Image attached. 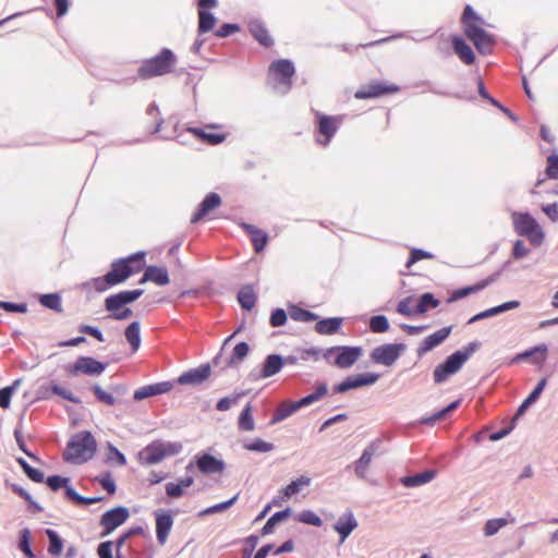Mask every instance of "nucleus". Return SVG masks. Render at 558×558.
Wrapping results in <instances>:
<instances>
[{"mask_svg":"<svg viewBox=\"0 0 558 558\" xmlns=\"http://www.w3.org/2000/svg\"><path fill=\"white\" fill-rule=\"evenodd\" d=\"M144 257L145 252H137L125 258L112 262L110 270L105 276L92 279L93 287L97 292H104L111 287L124 282L133 274L142 270Z\"/></svg>","mask_w":558,"mask_h":558,"instance_id":"obj_1","label":"nucleus"},{"mask_svg":"<svg viewBox=\"0 0 558 558\" xmlns=\"http://www.w3.org/2000/svg\"><path fill=\"white\" fill-rule=\"evenodd\" d=\"M97 450V442L88 430H82L73 435L65 450L63 460L73 464H82L90 460Z\"/></svg>","mask_w":558,"mask_h":558,"instance_id":"obj_2","label":"nucleus"},{"mask_svg":"<svg viewBox=\"0 0 558 558\" xmlns=\"http://www.w3.org/2000/svg\"><path fill=\"white\" fill-rule=\"evenodd\" d=\"M182 450L183 445L180 441L156 439L138 451L137 461L142 465H154L166 458L178 456Z\"/></svg>","mask_w":558,"mask_h":558,"instance_id":"obj_3","label":"nucleus"},{"mask_svg":"<svg viewBox=\"0 0 558 558\" xmlns=\"http://www.w3.org/2000/svg\"><path fill=\"white\" fill-rule=\"evenodd\" d=\"M175 63V54L170 49L163 48L157 56L142 62L137 75L142 80L161 76L170 73Z\"/></svg>","mask_w":558,"mask_h":558,"instance_id":"obj_4","label":"nucleus"},{"mask_svg":"<svg viewBox=\"0 0 558 558\" xmlns=\"http://www.w3.org/2000/svg\"><path fill=\"white\" fill-rule=\"evenodd\" d=\"M512 220L514 231L519 235L527 238L530 243L535 247L542 245L545 239V233L530 214L513 213Z\"/></svg>","mask_w":558,"mask_h":558,"instance_id":"obj_5","label":"nucleus"},{"mask_svg":"<svg viewBox=\"0 0 558 558\" xmlns=\"http://www.w3.org/2000/svg\"><path fill=\"white\" fill-rule=\"evenodd\" d=\"M361 347L336 345L324 350L323 357L338 368L351 367L362 355Z\"/></svg>","mask_w":558,"mask_h":558,"instance_id":"obj_6","label":"nucleus"},{"mask_svg":"<svg viewBox=\"0 0 558 558\" xmlns=\"http://www.w3.org/2000/svg\"><path fill=\"white\" fill-rule=\"evenodd\" d=\"M269 73L276 81L275 89L278 93L287 94L291 88V78L295 73L293 62L288 59L276 60L269 65Z\"/></svg>","mask_w":558,"mask_h":558,"instance_id":"obj_7","label":"nucleus"},{"mask_svg":"<svg viewBox=\"0 0 558 558\" xmlns=\"http://www.w3.org/2000/svg\"><path fill=\"white\" fill-rule=\"evenodd\" d=\"M106 364L90 356H78L76 361L65 367L70 376L84 374L87 376H99L106 369Z\"/></svg>","mask_w":558,"mask_h":558,"instance_id":"obj_8","label":"nucleus"},{"mask_svg":"<svg viewBox=\"0 0 558 558\" xmlns=\"http://www.w3.org/2000/svg\"><path fill=\"white\" fill-rule=\"evenodd\" d=\"M405 350L403 343H386L378 345L371 352V360L376 364L391 366Z\"/></svg>","mask_w":558,"mask_h":558,"instance_id":"obj_9","label":"nucleus"},{"mask_svg":"<svg viewBox=\"0 0 558 558\" xmlns=\"http://www.w3.org/2000/svg\"><path fill=\"white\" fill-rule=\"evenodd\" d=\"M464 34L473 43L480 53L488 54L492 52L495 39L490 34L484 31L481 25L466 24Z\"/></svg>","mask_w":558,"mask_h":558,"instance_id":"obj_10","label":"nucleus"},{"mask_svg":"<svg viewBox=\"0 0 558 558\" xmlns=\"http://www.w3.org/2000/svg\"><path fill=\"white\" fill-rule=\"evenodd\" d=\"M283 367V356L279 354H269L266 356L260 368H253L248 378L252 381H258L278 374Z\"/></svg>","mask_w":558,"mask_h":558,"instance_id":"obj_11","label":"nucleus"},{"mask_svg":"<svg viewBox=\"0 0 558 558\" xmlns=\"http://www.w3.org/2000/svg\"><path fill=\"white\" fill-rule=\"evenodd\" d=\"M379 378V374L365 373L348 376L344 380L333 386L335 393H344L351 389H357L363 386H371Z\"/></svg>","mask_w":558,"mask_h":558,"instance_id":"obj_12","label":"nucleus"},{"mask_svg":"<svg viewBox=\"0 0 558 558\" xmlns=\"http://www.w3.org/2000/svg\"><path fill=\"white\" fill-rule=\"evenodd\" d=\"M130 515L129 509L118 506L101 515L100 525L105 529L104 535L111 533L118 526L123 524Z\"/></svg>","mask_w":558,"mask_h":558,"instance_id":"obj_13","label":"nucleus"},{"mask_svg":"<svg viewBox=\"0 0 558 558\" xmlns=\"http://www.w3.org/2000/svg\"><path fill=\"white\" fill-rule=\"evenodd\" d=\"M144 293L143 289L125 290L116 294H111L105 300V308L113 312L122 308L124 305L136 301Z\"/></svg>","mask_w":558,"mask_h":558,"instance_id":"obj_14","label":"nucleus"},{"mask_svg":"<svg viewBox=\"0 0 558 558\" xmlns=\"http://www.w3.org/2000/svg\"><path fill=\"white\" fill-rule=\"evenodd\" d=\"M462 366L463 363L461 362L460 356L452 353L445 360L444 363L437 365L434 369V381L436 384L446 381L451 375L459 372Z\"/></svg>","mask_w":558,"mask_h":558,"instance_id":"obj_15","label":"nucleus"},{"mask_svg":"<svg viewBox=\"0 0 558 558\" xmlns=\"http://www.w3.org/2000/svg\"><path fill=\"white\" fill-rule=\"evenodd\" d=\"M211 374V365L209 363H205L199 365L196 368H191L184 373H182L177 381L180 385H192L197 386L203 384L205 380L209 378Z\"/></svg>","mask_w":558,"mask_h":558,"instance_id":"obj_16","label":"nucleus"},{"mask_svg":"<svg viewBox=\"0 0 558 558\" xmlns=\"http://www.w3.org/2000/svg\"><path fill=\"white\" fill-rule=\"evenodd\" d=\"M399 90V87L395 84H384V83H371L367 86L362 87L355 93V98L357 99H368L375 98L385 94L396 93Z\"/></svg>","mask_w":558,"mask_h":558,"instance_id":"obj_17","label":"nucleus"},{"mask_svg":"<svg viewBox=\"0 0 558 558\" xmlns=\"http://www.w3.org/2000/svg\"><path fill=\"white\" fill-rule=\"evenodd\" d=\"M452 327H444L434 333L427 336L418 345L416 352L417 355L421 357L424 354H426L428 351L433 350L434 348L438 347L440 343H442L451 333Z\"/></svg>","mask_w":558,"mask_h":558,"instance_id":"obj_18","label":"nucleus"},{"mask_svg":"<svg viewBox=\"0 0 558 558\" xmlns=\"http://www.w3.org/2000/svg\"><path fill=\"white\" fill-rule=\"evenodd\" d=\"M316 117L318 119V133L325 137L324 140L317 137L316 141L318 144L326 146L329 144L332 136L336 134L338 125L336 123V119L332 117L319 112L316 113Z\"/></svg>","mask_w":558,"mask_h":558,"instance_id":"obj_19","label":"nucleus"},{"mask_svg":"<svg viewBox=\"0 0 558 558\" xmlns=\"http://www.w3.org/2000/svg\"><path fill=\"white\" fill-rule=\"evenodd\" d=\"M359 523L352 511L341 514L333 525V530L340 535V542H344L357 527Z\"/></svg>","mask_w":558,"mask_h":558,"instance_id":"obj_20","label":"nucleus"},{"mask_svg":"<svg viewBox=\"0 0 558 558\" xmlns=\"http://www.w3.org/2000/svg\"><path fill=\"white\" fill-rule=\"evenodd\" d=\"M173 388L172 381H160L151 385H146L137 390H135L133 395V399L135 401H141L145 398L158 396L162 393L169 392Z\"/></svg>","mask_w":558,"mask_h":558,"instance_id":"obj_21","label":"nucleus"},{"mask_svg":"<svg viewBox=\"0 0 558 558\" xmlns=\"http://www.w3.org/2000/svg\"><path fill=\"white\" fill-rule=\"evenodd\" d=\"M156 517V536L159 544L163 545L169 536L173 525V518L169 512L157 511Z\"/></svg>","mask_w":558,"mask_h":558,"instance_id":"obj_22","label":"nucleus"},{"mask_svg":"<svg viewBox=\"0 0 558 558\" xmlns=\"http://www.w3.org/2000/svg\"><path fill=\"white\" fill-rule=\"evenodd\" d=\"M196 458L197 468L204 474L221 473L226 468L222 460L215 458L210 453L198 454Z\"/></svg>","mask_w":558,"mask_h":558,"instance_id":"obj_23","label":"nucleus"},{"mask_svg":"<svg viewBox=\"0 0 558 558\" xmlns=\"http://www.w3.org/2000/svg\"><path fill=\"white\" fill-rule=\"evenodd\" d=\"M221 204V197L217 193H209L205 196L203 202L199 204L198 209L194 213L191 218L192 223H196L207 216L213 209L219 207Z\"/></svg>","mask_w":558,"mask_h":558,"instance_id":"obj_24","label":"nucleus"},{"mask_svg":"<svg viewBox=\"0 0 558 558\" xmlns=\"http://www.w3.org/2000/svg\"><path fill=\"white\" fill-rule=\"evenodd\" d=\"M240 227L250 235L254 250L257 253L266 247L269 238L264 230L247 222H241Z\"/></svg>","mask_w":558,"mask_h":558,"instance_id":"obj_25","label":"nucleus"},{"mask_svg":"<svg viewBox=\"0 0 558 558\" xmlns=\"http://www.w3.org/2000/svg\"><path fill=\"white\" fill-rule=\"evenodd\" d=\"M377 442H372L367 446L361 457L355 461L354 472L359 478L364 480L366 477L367 469L372 462L373 456L377 450Z\"/></svg>","mask_w":558,"mask_h":558,"instance_id":"obj_26","label":"nucleus"},{"mask_svg":"<svg viewBox=\"0 0 558 558\" xmlns=\"http://www.w3.org/2000/svg\"><path fill=\"white\" fill-rule=\"evenodd\" d=\"M519 306H520V302L515 301V300L505 302V303H502L500 305L490 307L488 310H485V311H483V312L472 316L469 319L468 324H474V323H476L478 320L486 319V318L499 315V314L505 313L507 311L514 310V308H517Z\"/></svg>","mask_w":558,"mask_h":558,"instance_id":"obj_27","label":"nucleus"},{"mask_svg":"<svg viewBox=\"0 0 558 558\" xmlns=\"http://www.w3.org/2000/svg\"><path fill=\"white\" fill-rule=\"evenodd\" d=\"M146 281H151L158 286L168 284L170 282V279L167 268L158 266H148L140 280V283H145Z\"/></svg>","mask_w":558,"mask_h":558,"instance_id":"obj_28","label":"nucleus"},{"mask_svg":"<svg viewBox=\"0 0 558 558\" xmlns=\"http://www.w3.org/2000/svg\"><path fill=\"white\" fill-rule=\"evenodd\" d=\"M452 48L463 63L468 65L474 63L475 54L472 48L464 41L463 38L459 36H453Z\"/></svg>","mask_w":558,"mask_h":558,"instance_id":"obj_29","label":"nucleus"},{"mask_svg":"<svg viewBox=\"0 0 558 558\" xmlns=\"http://www.w3.org/2000/svg\"><path fill=\"white\" fill-rule=\"evenodd\" d=\"M546 385H547L546 378H542L537 383V385L532 390V392L527 396V398L518 408L515 415L512 418L513 422H515L520 416H522L525 413V411L527 410V408L537 401V399L542 395L543 390L545 389Z\"/></svg>","mask_w":558,"mask_h":558,"instance_id":"obj_30","label":"nucleus"},{"mask_svg":"<svg viewBox=\"0 0 558 558\" xmlns=\"http://www.w3.org/2000/svg\"><path fill=\"white\" fill-rule=\"evenodd\" d=\"M436 477V471L434 470H426L424 472L414 474V475H408L400 478V483L404 487H418L422 485H425L429 482H432Z\"/></svg>","mask_w":558,"mask_h":558,"instance_id":"obj_31","label":"nucleus"},{"mask_svg":"<svg viewBox=\"0 0 558 558\" xmlns=\"http://www.w3.org/2000/svg\"><path fill=\"white\" fill-rule=\"evenodd\" d=\"M248 31L251 35L263 46L270 47L272 45V38L270 37L265 25L258 21H251L248 24Z\"/></svg>","mask_w":558,"mask_h":558,"instance_id":"obj_32","label":"nucleus"},{"mask_svg":"<svg viewBox=\"0 0 558 558\" xmlns=\"http://www.w3.org/2000/svg\"><path fill=\"white\" fill-rule=\"evenodd\" d=\"M459 404H460V400H456V401L451 402L450 404H448L447 407H445L444 409L435 412L434 414L428 415V416H423L422 418H420L418 423L421 425L433 426L437 422L446 420L450 415V413L459 407Z\"/></svg>","mask_w":558,"mask_h":558,"instance_id":"obj_33","label":"nucleus"},{"mask_svg":"<svg viewBox=\"0 0 558 558\" xmlns=\"http://www.w3.org/2000/svg\"><path fill=\"white\" fill-rule=\"evenodd\" d=\"M492 281H493L492 279H484L473 286H468V287H464L461 289H457L450 294V296L448 298V302L452 303V302L459 301L472 293H476V292L483 290L484 288H486Z\"/></svg>","mask_w":558,"mask_h":558,"instance_id":"obj_34","label":"nucleus"},{"mask_svg":"<svg viewBox=\"0 0 558 558\" xmlns=\"http://www.w3.org/2000/svg\"><path fill=\"white\" fill-rule=\"evenodd\" d=\"M547 350H548V348H547V345H546V344H544V343L538 344V345H535V347H533V348H531V349H529V350H525V351H523V352H521V353L517 354V355L512 359L511 363H519V362H521V361H524V360H527V359H530V357H533V356H535L536 354H541V356L535 357V360H534V362H535V363L541 364V363H543V362L545 361V359H546Z\"/></svg>","mask_w":558,"mask_h":558,"instance_id":"obj_35","label":"nucleus"},{"mask_svg":"<svg viewBox=\"0 0 558 558\" xmlns=\"http://www.w3.org/2000/svg\"><path fill=\"white\" fill-rule=\"evenodd\" d=\"M341 325V317L325 318L317 322L315 330L319 335H333L340 329Z\"/></svg>","mask_w":558,"mask_h":558,"instance_id":"obj_36","label":"nucleus"},{"mask_svg":"<svg viewBox=\"0 0 558 558\" xmlns=\"http://www.w3.org/2000/svg\"><path fill=\"white\" fill-rule=\"evenodd\" d=\"M327 391H328V388H327V385L325 383H319L316 388H315V391L301 398L300 400L295 401V404L298 407V409H302L304 407H308L317 401H319L324 396L327 395Z\"/></svg>","mask_w":558,"mask_h":558,"instance_id":"obj_37","label":"nucleus"},{"mask_svg":"<svg viewBox=\"0 0 558 558\" xmlns=\"http://www.w3.org/2000/svg\"><path fill=\"white\" fill-rule=\"evenodd\" d=\"M124 336L126 341L130 343L132 352H136L141 347V325L138 322L131 323L125 331Z\"/></svg>","mask_w":558,"mask_h":558,"instance_id":"obj_38","label":"nucleus"},{"mask_svg":"<svg viewBox=\"0 0 558 558\" xmlns=\"http://www.w3.org/2000/svg\"><path fill=\"white\" fill-rule=\"evenodd\" d=\"M238 301L244 310L251 311L256 303V295L253 287L248 284L242 287L238 292Z\"/></svg>","mask_w":558,"mask_h":558,"instance_id":"obj_39","label":"nucleus"},{"mask_svg":"<svg viewBox=\"0 0 558 558\" xmlns=\"http://www.w3.org/2000/svg\"><path fill=\"white\" fill-rule=\"evenodd\" d=\"M515 520L514 518H511V520H508L506 518H495L489 519L486 521L483 533L486 537H490L496 535L502 527L508 525L509 523H513Z\"/></svg>","mask_w":558,"mask_h":558,"instance_id":"obj_40","label":"nucleus"},{"mask_svg":"<svg viewBox=\"0 0 558 558\" xmlns=\"http://www.w3.org/2000/svg\"><path fill=\"white\" fill-rule=\"evenodd\" d=\"M248 352H250L248 344L246 342H244V341L239 342L234 347L230 357L226 361L225 367H230V366H232V365H234L236 363L242 362L246 357Z\"/></svg>","mask_w":558,"mask_h":558,"instance_id":"obj_41","label":"nucleus"},{"mask_svg":"<svg viewBox=\"0 0 558 558\" xmlns=\"http://www.w3.org/2000/svg\"><path fill=\"white\" fill-rule=\"evenodd\" d=\"M46 535L49 541L48 553L54 557L60 556L63 549V539L51 529L46 530Z\"/></svg>","mask_w":558,"mask_h":558,"instance_id":"obj_42","label":"nucleus"},{"mask_svg":"<svg viewBox=\"0 0 558 558\" xmlns=\"http://www.w3.org/2000/svg\"><path fill=\"white\" fill-rule=\"evenodd\" d=\"M291 514V509L290 508H287L284 510H281V511H277L275 512L268 520L267 522L265 523V525L263 526L262 529V534L263 535H268V534H271L274 532V529H275V525L283 520H286L287 518H289Z\"/></svg>","mask_w":558,"mask_h":558,"instance_id":"obj_43","label":"nucleus"},{"mask_svg":"<svg viewBox=\"0 0 558 558\" xmlns=\"http://www.w3.org/2000/svg\"><path fill=\"white\" fill-rule=\"evenodd\" d=\"M191 133L196 135L198 138L203 140L204 142L210 144V145H218L222 143L226 140V135L221 133H210L206 132L203 129L198 128H191L189 129Z\"/></svg>","mask_w":558,"mask_h":558,"instance_id":"obj_44","label":"nucleus"},{"mask_svg":"<svg viewBox=\"0 0 558 558\" xmlns=\"http://www.w3.org/2000/svg\"><path fill=\"white\" fill-rule=\"evenodd\" d=\"M239 429L244 432H252L255 429V422L252 415V405L247 403L242 410L239 421H238Z\"/></svg>","mask_w":558,"mask_h":558,"instance_id":"obj_45","label":"nucleus"},{"mask_svg":"<svg viewBox=\"0 0 558 558\" xmlns=\"http://www.w3.org/2000/svg\"><path fill=\"white\" fill-rule=\"evenodd\" d=\"M299 409L295 404V401L289 402V403H281L275 411L272 418L270 421L271 424L279 423L287 417H289L291 414L296 412Z\"/></svg>","mask_w":558,"mask_h":558,"instance_id":"obj_46","label":"nucleus"},{"mask_svg":"<svg viewBox=\"0 0 558 558\" xmlns=\"http://www.w3.org/2000/svg\"><path fill=\"white\" fill-rule=\"evenodd\" d=\"M216 17L207 10H198V34H205L211 31L216 24Z\"/></svg>","mask_w":558,"mask_h":558,"instance_id":"obj_47","label":"nucleus"},{"mask_svg":"<svg viewBox=\"0 0 558 558\" xmlns=\"http://www.w3.org/2000/svg\"><path fill=\"white\" fill-rule=\"evenodd\" d=\"M106 463L110 465L124 466L126 464V458L116 446L108 442Z\"/></svg>","mask_w":558,"mask_h":558,"instance_id":"obj_48","label":"nucleus"},{"mask_svg":"<svg viewBox=\"0 0 558 558\" xmlns=\"http://www.w3.org/2000/svg\"><path fill=\"white\" fill-rule=\"evenodd\" d=\"M311 484V478L305 475H301L296 480H293L289 485H287L282 493L286 498H290L291 496L298 494L303 487H306Z\"/></svg>","mask_w":558,"mask_h":558,"instance_id":"obj_49","label":"nucleus"},{"mask_svg":"<svg viewBox=\"0 0 558 558\" xmlns=\"http://www.w3.org/2000/svg\"><path fill=\"white\" fill-rule=\"evenodd\" d=\"M439 300L434 296L433 293L426 292L420 296L418 303L416 305L417 314H424L429 308H436L439 305Z\"/></svg>","mask_w":558,"mask_h":558,"instance_id":"obj_50","label":"nucleus"},{"mask_svg":"<svg viewBox=\"0 0 558 558\" xmlns=\"http://www.w3.org/2000/svg\"><path fill=\"white\" fill-rule=\"evenodd\" d=\"M290 317L295 322H304L310 323L318 319V315L308 311L304 310L299 306H293L290 310Z\"/></svg>","mask_w":558,"mask_h":558,"instance_id":"obj_51","label":"nucleus"},{"mask_svg":"<svg viewBox=\"0 0 558 558\" xmlns=\"http://www.w3.org/2000/svg\"><path fill=\"white\" fill-rule=\"evenodd\" d=\"M21 379H15L12 385L0 389V408L8 409L11 404L12 395L17 390Z\"/></svg>","mask_w":558,"mask_h":558,"instance_id":"obj_52","label":"nucleus"},{"mask_svg":"<svg viewBox=\"0 0 558 558\" xmlns=\"http://www.w3.org/2000/svg\"><path fill=\"white\" fill-rule=\"evenodd\" d=\"M19 548L27 558H36L31 547V531L28 529H23L20 532Z\"/></svg>","mask_w":558,"mask_h":558,"instance_id":"obj_53","label":"nucleus"},{"mask_svg":"<svg viewBox=\"0 0 558 558\" xmlns=\"http://www.w3.org/2000/svg\"><path fill=\"white\" fill-rule=\"evenodd\" d=\"M43 306L53 310L56 312H62L61 298L58 293L43 294L39 299Z\"/></svg>","mask_w":558,"mask_h":558,"instance_id":"obj_54","label":"nucleus"},{"mask_svg":"<svg viewBox=\"0 0 558 558\" xmlns=\"http://www.w3.org/2000/svg\"><path fill=\"white\" fill-rule=\"evenodd\" d=\"M16 462L20 464V466L23 469L25 474L32 481H34L36 483L44 482V480H45L44 473L40 470L31 466L24 458H17Z\"/></svg>","mask_w":558,"mask_h":558,"instance_id":"obj_55","label":"nucleus"},{"mask_svg":"<svg viewBox=\"0 0 558 558\" xmlns=\"http://www.w3.org/2000/svg\"><path fill=\"white\" fill-rule=\"evenodd\" d=\"M371 331L375 333H383L389 329V322L385 315H375L371 317L368 323Z\"/></svg>","mask_w":558,"mask_h":558,"instance_id":"obj_56","label":"nucleus"},{"mask_svg":"<svg viewBox=\"0 0 558 558\" xmlns=\"http://www.w3.org/2000/svg\"><path fill=\"white\" fill-rule=\"evenodd\" d=\"M296 520L301 523L317 526V527L323 525V520L313 510L301 511L298 514Z\"/></svg>","mask_w":558,"mask_h":558,"instance_id":"obj_57","label":"nucleus"},{"mask_svg":"<svg viewBox=\"0 0 558 558\" xmlns=\"http://www.w3.org/2000/svg\"><path fill=\"white\" fill-rule=\"evenodd\" d=\"M243 447L248 451L255 452H269L275 449V446L271 442H267L260 438H256L251 442H246Z\"/></svg>","mask_w":558,"mask_h":558,"instance_id":"obj_58","label":"nucleus"},{"mask_svg":"<svg viewBox=\"0 0 558 558\" xmlns=\"http://www.w3.org/2000/svg\"><path fill=\"white\" fill-rule=\"evenodd\" d=\"M236 499H238V495H234L231 499H229L227 501H222V502L216 504L211 507L204 509L203 511H201L199 515H208V514H213V513H217V512H222V511L227 510L228 508H230L232 505H234Z\"/></svg>","mask_w":558,"mask_h":558,"instance_id":"obj_59","label":"nucleus"},{"mask_svg":"<svg viewBox=\"0 0 558 558\" xmlns=\"http://www.w3.org/2000/svg\"><path fill=\"white\" fill-rule=\"evenodd\" d=\"M412 298L408 296L402 299L398 305H397V312L403 316L407 317H413L417 314L416 307H413L412 305Z\"/></svg>","mask_w":558,"mask_h":558,"instance_id":"obj_60","label":"nucleus"},{"mask_svg":"<svg viewBox=\"0 0 558 558\" xmlns=\"http://www.w3.org/2000/svg\"><path fill=\"white\" fill-rule=\"evenodd\" d=\"M480 347L481 342L471 341L462 350H458L453 353L460 356L461 362L464 364L471 357V355L480 349Z\"/></svg>","mask_w":558,"mask_h":558,"instance_id":"obj_61","label":"nucleus"},{"mask_svg":"<svg viewBox=\"0 0 558 558\" xmlns=\"http://www.w3.org/2000/svg\"><path fill=\"white\" fill-rule=\"evenodd\" d=\"M462 23L464 25V28L466 27V24H477L481 25L484 23V20L478 16L473 8L471 5H466L464 8L463 14H462Z\"/></svg>","mask_w":558,"mask_h":558,"instance_id":"obj_62","label":"nucleus"},{"mask_svg":"<svg viewBox=\"0 0 558 558\" xmlns=\"http://www.w3.org/2000/svg\"><path fill=\"white\" fill-rule=\"evenodd\" d=\"M46 484L51 490L57 492L62 487H66V484H70V478L61 475H51L47 477Z\"/></svg>","mask_w":558,"mask_h":558,"instance_id":"obj_63","label":"nucleus"},{"mask_svg":"<svg viewBox=\"0 0 558 558\" xmlns=\"http://www.w3.org/2000/svg\"><path fill=\"white\" fill-rule=\"evenodd\" d=\"M92 390L94 391L96 398L107 404V405H114L116 404V398L108 393L107 391H105L99 385H94L92 387Z\"/></svg>","mask_w":558,"mask_h":558,"instance_id":"obj_64","label":"nucleus"}]
</instances>
